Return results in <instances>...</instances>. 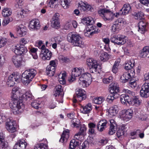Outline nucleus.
I'll list each match as a JSON object with an SVG mask.
<instances>
[{"instance_id": "1", "label": "nucleus", "mask_w": 149, "mask_h": 149, "mask_svg": "<svg viewBox=\"0 0 149 149\" xmlns=\"http://www.w3.org/2000/svg\"><path fill=\"white\" fill-rule=\"evenodd\" d=\"M31 97V94L29 91L23 94L20 93L18 87L13 88L11 95L13 103L9 104L13 113L17 114L22 113L24 109L23 101L30 100Z\"/></svg>"}, {"instance_id": "7", "label": "nucleus", "mask_w": 149, "mask_h": 149, "mask_svg": "<svg viewBox=\"0 0 149 149\" xmlns=\"http://www.w3.org/2000/svg\"><path fill=\"white\" fill-rule=\"evenodd\" d=\"M99 15L105 21H110L112 17H110L111 11L110 9L100 7L98 10Z\"/></svg>"}, {"instance_id": "51", "label": "nucleus", "mask_w": 149, "mask_h": 149, "mask_svg": "<svg viewBox=\"0 0 149 149\" xmlns=\"http://www.w3.org/2000/svg\"><path fill=\"white\" fill-rule=\"evenodd\" d=\"M35 45L38 47L41 50L46 48L45 45H42V41L41 40L37 41L35 43Z\"/></svg>"}, {"instance_id": "55", "label": "nucleus", "mask_w": 149, "mask_h": 149, "mask_svg": "<svg viewBox=\"0 0 149 149\" xmlns=\"http://www.w3.org/2000/svg\"><path fill=\"white\" fill-rule=\"evenodd\" d=\"M80 121L78 119H74L71 125V126L73 127L77 128L79 127Z\"/></svg>"}, {"instance_id": "32", "label": "nucleus", "mask_w": 149, "mask_h": 149, "mask_svg": "<svg viewBox=\"0 0 149 149\" xmlns=\"http://www.w3.org/2000/svg\"><path fill=\"white\" fill-rule=\"evenodd\" d=\"M111 56L105 52L100 53L99 55V58L101 61L103 62L107 61L111 58Z\"/></svg>"}, {"instance_id": "60", "label": "nucleus", "mask_w": 149, "mask_h": 149, "mask_svg": "<svg viewBox=\"0 0 149 149\" xmlns=\"http://www.w3.org/2000/svg\"><path fill=\"white\" fill-rule=\"evenodd\" d=\"M108 142V141L106 139H101L97 141V144L100 146L103 145Z\"/></svg>"}, {"instance_id": "42", "label": "nucleus", "mask_w": 149, "mask_h": 149, "mask_svg": "<svg viewBox=\"0 0 149 149\" xmlns=\"http://www.w3.org/2000/svg\"><path fill=\"white\" fill-rule=\"evenodd\" d=\"M79 145V143L78 141L72 139L70 142L69 149H75Z\"/></svg>"}, {"instance_id": "52", "label": "nucleus", "mask_w": 149, "mask_h": 149, "mask_svg": "<svg viewBox=\"0 0 149 149\" xmlns=\"http://www.w3.org/2000/svg\"><path fill=\"white\" fill-rule=\"evenodd\" d=\"M27 12V10L24 9H21L18 11L17 13V17L19 18H23Z\"/></svg>"}, {"instance_id": "63", "label": "nucleus", "mask_w": 149, "mask_h": 149, "mask_svg": "<svg viewBox=\"0 0 149 149\" xmlns=\"http://www.w3.org/2000/svg\"><path fill=\"white\" fill-rule=\"evenodd\" d=\"M129 85L132 88H134L136 85V81L134 80H131L130 81Z\"/></svg>"}, {"instance_id": "10", "label": "nucleus", "mask_w": 149, "mask_h": 149, "mask_svg": "<svg viewBox=\"0 0 149 149\" xmlns=\"http://www.w3.org/2000/svg\"><path fill=\"white\" fill-rule=\"evenodd\" d=\"M86 98V95L85 91L82 88H79L76 90V95H74L73 99L74 103L77 102L78 101L80 102L85 100Z\"/></svg>"}, {"instance_id": "59", "label": "nucleus", "mask_w": 149, "mask_h": 149, "mask_svg": "<svg viewBox=\"0 0 149 149\" xmlns=\"http://www.w3.org/2000/svg\"><path fill=\"white\" fill-rule=\"evenodd\" d=\"M113 80V77L112 76H110L108 77H105L103 79V81L104 83L108 84L111 82Z\"/></svg>"}, {"instance_id": "29", "label": "nucleus", "mask_w": 149, "mask_h": 149, "mask_svg": "<svg viewBox=\"0 0 149 149\" xmlns=\"http://www.w3.org/2000/svg\"><path fill=\"white\" fill-rule=\"evenodd\" d=\"M110 93L116 95L119 91V87L117 83H114L110 85L109 88Z\"/></svg>"}, {"instance_id": "23", "label": "nucleus", "mask_w": 149, "mask_h": 149, "mask_svg": "<svg viewBox=\"0 0 149 149\" xmlns=\"http://www.w3.org/2000/svg\"><path fill=\"white\" fill-rule=\"evenodd\" d=\"M70 135L69 131H63L59 142L63 143L66 142L69 139Z\"/></svg>"}, {"instance_id": "24", "label": "nucleus", "mask_w": 149, "mask_h": 149, "mask_svg": "<svg viewBox=\"0 0 149 149\" xmlns=\"http://www.w3.org/2000/svg\"><path fill=\"white\" fill-rule=\"evenodd\" d=\"M12 61L17 67H19L22 65V59L19 56H13L12 58Z\"/></svg>"}, {"instance_id": "26", "label": "nucleus", "mask_w": 149, "mask_h": 149, "mask_svg": "<svg viewBox=\"0 0 149 149\" xmlns=\"http://www.w3.org/2000/svg\"><path fill=\"white\" fill-rule=\"evenodd\" d=\"M92 109V105L91 103H89L85 106H82L80 108L81 112L84 114L89 113Z\"/></svg>"}, {"instance_id": "34", "label": "nucleus", "mask_w": 149, "mask_h": 149, "mask_svg": "<svg viewBox=\"0 0 149 149\" xmlns=\"http://www.w3.org/2000/svg\"><path fill=\"white\" fill-rule=\"evenodd\" d=\"M66 73L65 72H61L58 75V80L59 83L62 84L65 83Z\"/></svg>"}, {"instance_id": "6", "label": "nucleus", "mask_w": 149, "mask_h": 149, "mask_svg": "<svg viewBox=\"0 0 149 149\" xmlns=\"http://www.w3.org/2000/svg\"><path fill=\"white\" fill-rule=\"evenodd\" d=\"M125 94L121 95L120 96V100L123 104H127V103L130 104L131 99L132 97L134 95L135 93L130 90H124Z\"/></svg>"}, {"instance_id": "41", "label": "nucleus", "mask_w": 149, "mask_h": 149, "mask_svg": "<svg viewBox=\"0 0 149 149\" xmlns=\"http://www.w3.org/2000/svg\"><path fill=\"white\" fill-rule=\"evenodd\" d=\"M29 52L32 55L33 58L34 59H37L38 58L37 53L38 49L37 48L33 47H29Z\"/></svg>"}, {"instance_id": "20", "label": "nucleus", "mask_w": 149, "mask_h": 149, "mask_svg": "<svg viewBox=\"0 0 149 149\" xmlns=\"http://www.w3.org/2000/svg\"><path fill=\"white\" fill-rule=\"evenodd\" d=\"M29 27L31 30H34L39 29L40 25L38 19H33L29 23Z\"/></svg>"}, {"instance_id": "47", "label": "nucleus", "mask_w": 149, "mask_h": 149, "mask_svg": "<svg viewBox=\"0 0 149 149\" xmlns=\"http://www.w3.org/2000/svg\"><path fill=\"white\" fill-rule=\"evenodd\" d=\"M110 123V130H115L117 129V125L115 120L113 119H110L109 120Z\"/></svg>"}, {"instance_id": "25", "label": "nucleus", "mask_w": 149, "mask_h": 149, "mask_svg": "<svg viewBox=\"0 0 149 149\" xmlns=\"http://www.w3.org/2000/svg\"><path fill=\"white\" fill-rule=\"evenodd\" d=\"M16 32L19 36H24L26 33V29L25 27L23 26H17L16 29Z\"/></svg>"}, {"instance_id": "16", "label": "nucleus", "mask_w": 149, "mask_h": 149, "mask_svg": "<svg viewBox=\"0 0 149 149\" xmlns=\"http://www.w3.org/2000/svg\"><path fill=\"white\" fill-rule=\"evenodd\" d=\"M41 53L42 59L45 61L50 60L52 55V52L46 48L41 50Z\"/></svg>"}, {"instance_id": "46", "label": "nucleus", "mask_w": 149, "mask_h": 149, "mask_svg": "<svg viewBox=\"0 0 149 149\" xmlns=\"http://www.w3.org/2000/svg\"><path fill=\"white\" fill-rule=\"evenodd\" d=\"M58 0H50L48 3L49 6L52 8L57 7L58 6Z\"/></svg>"}, {"instance_id": "50", "label": "nucleus", "mask_w": 149, "mask_h": 149, "mask_svg": "<svg viewBox=\"0 0 149 149\" xmlns=\"http://www.w3.org/2000/svg\"><path fill=\"white\" fill-rule=\"evenodd\" d=\"M119 63L120 61L118 60L115 61L112 69V71L113 73L116 74L118 72Z\"/></svg>"}, {"instance_id": "11", "label": "nucleus", "mask_w": 149, "mask_h": 149, "mask_svg": "<svg viewBox=\"0 0 149 149\" xmlns=\"http://www.w3.org/2000/svg\"><path fill=\"white\" fill-rule=\"evenodd\" d=\"M133 113V110L131 109H129L126 111H122L120 114V118L123 120L128 121L132 118Z\"/></svg>"}, {"instance_id": "30", "label": "nucleus", "mask_w": 149, "mask_h": 149, "mask_svg": "<svg viewBox=\"0 0 149 149\" xmlns=\"http://www.w3.org/2000/svg\"><path fill=\"white\" fill-rule=\"evenodd\" d=\"M43 141L45 143H41L37 144L35 145L34 149H47L48 146L47 145L48 142L45 139H43Z\"/></svg>"}, {"instance_id": "56", "label": "nucleus", "mask_w": 149, "mask_h": 149, "mask_svg": "<svg viewBox=\"0 0 149 149\" xmlns=\"http://www.w3.org/2000/svg\"><path fill=\"white\" fill-rule=\"evenodd\" d=\"M12 17H7V18H5L3 20L2 25L3 26H5L8 24L10 22L13 21Z\"/></svg>"}, {"instance_id": "21", "label": "nucleus", "mask_w": 149, "mask_h": 149, "mask_svg": "<svg viewBox=\"0 0 149 149\" xmlns=\"http://www.w3.org/2000/svg\"><path fill=\"white\" fill-rule=\"evenodd\" d=\"M118 108L116 105L110 107L106 111V115L110 118H112L116 115L118 113Z\"/></svg>"}, {"instance_id": "44", "label": "nucleus", "mask_w": 149, "mask_h": 149, "mask_svg": "<svg viewBox=\"0 0 149 149\" xmlns=\"http://www.w3.org/2000/svg\"><path fill=\"white\" fill-rule=\"evenodd\" d=\"M149 52V47L146 46L144 47L141 50L140 54V56L142 58H145L147 56Z\"/></svg>"}, {"instance_id": "49", "label": "nucleus", "mask_w": 149, "mask_h": 149, "mask_svg": "<svg viewBox=\"0 0 149 149\" xmlns=\"http://www.w3.org/2000/svg\"><path fill=\"white\" fill-rule=\"evenodd\" d=\"M41 102L38 100H36L31 103V106L35 109H38L41 107Z\"/></svg>"}, {"instance_id": "36", "label": "nucleus", "mask_w": 149, "mask_h": 149, "mask_svg": "<svg viewBox=\"0 0 149 149\" xmlns=\"http://www.w3.org/2000/svg\"><path fill=\"white\" fill-rule=\"evenodd\" d=\"M86 134L85 131H79V132L76 133L74 136V138L76 139L81 141L83 140L84 137Z\"/></svg>"}, {"instance_id": "31", "label": "nucleus", "mask_w": 149, "mask_h": 149, "mask_svg": "<svg viewBox=\"0 0 149 149\" xmlns=\"http://www.w3.org/2000/svg\"><path fill=\"white\" fill-rule=\"evenodd\" d=\"M131 7L129 4H125L123 8L120 9L123 15L128 14L131 10Z\"/></svg>"}, {"instance_id": "53", "label": "nucleus", "mask_w": 149, "mask_h": 149, "mask_svg": "<svg viewBox=\"0 0 149 149\" xmlns=\"http://www.w3.org/2000/svg\"><path fill=\"white\" fill-rule=\"evenodd\" d=\"M123 15V14L122 13V11H121L120 10L119 12H116L115 13H113V12L111 11L110 17H112V18L110 19V21H112V20L114 19L115 17H118L120 15Z\"/></svg>"}, {"instance_id": "18", "label": "nucleus", "mask_w": 149, "mask_h": 149, "mask_svg": "<svg viewBox=\"0 0 149 149\" xmlns=\"http://www.w3.org/2000/svg\"><path fill=\"white\" fill-rule=\"evenodd\" d=\"M78 8L81 11L84 12L90 10L92 6L86 2L81 1L78 4Z\"/></svg>"}, {"instance_id": "2", "label": "nucleus", "mask_w": 149, "mask_h": 149, "mask_svg": "<svg viewBox=\"0 0 149 149\" xmlns=\"http://www.w3.org/2000/svg\"><path fill=\"white\" fill-rule=\"evenodd\" d=\"M76 77H79L78 83L79 86L83 88L88 86L92 81L91 74L85 72L82 67L75 68L72 70L71 77L68 79L69 82H72Z\"/></svg>"}, {"instance_id": "40", "label": "nucleus", "mask_w": 149, "mask_h": 149, "mask_svg": "<svg viewBox=\"0 0 149 149\" xmlns=\"http://www.w3.org/2000/svg\"><path fill=\"white\" fill-rule=\"evenodd\" d=\"M141 103V100L139 99L138 96H134L132 99H131L130 104L136 106H139Z\"/></svg>"}, {"instance_id": "54", "label": "nucleus", "mask_w": 149, "mask_h": 149, "mask_svg": "<svg viewBox=\"0 0 149 149\" xmlns=\"http://www.w3.org/2000/svg\"><path fill=\"white\" fill-rule=\"evenodd\" d=\"M55 43H53L52 45V47L53 48L55 49L57 47V44H61V38L59 37H57L54 38Z\"/></svg>"}, {"instance_id": "61", "label": "nucleus", "mask_w": 149, "mask_h": 149, "mask_svg": "<svg viewBox=\"0 0 149 149\" xmlns=\"http://www.w3.org/2000/svg\"><path fill=\"white\" fill-rule=\"evenodd\" d=\"M29 41L27 39L25 38H22L21 39L19 42V45H20L24 47V45L27 43Z\"/></svg>"}, {"instance_id": "43", "label": "nucleus", "mask_w": 149, "mask_h": 149, "mask_svg": "<svg viewBox=\"0 0 149 149\" xmlns=\"http://www.w3.org/2000/svg\"><path fill=\"white\" fill-rule=\"evenodd\" d=\"M132 15L136 19H141L143 18L144 14L143 12L140 11L134 13Z\"/></svg>"}, {"instance_id": "27", "label": "nucleus", "mask_w": 149, "mask_h": 149, "mask_svg": "<svg viewBox=\"0 0 149 149\" xmlns=\"http://www.w3.org/2000/svg\"><path fill=\"white\" fill-rule=\"evenodd\" d=\"M96 33L95 29L93 26H92L90 28H88L84 31V35L90 38Z\"/></svg>"}, {"instance_id": "22", "label": "nucleus", "mask_w": 149, "mask_h": 149, "mask_svg": "<svg viewBox=\"0 0 149 149\" xmlns=\"http://www.w3.org/2000/svg\"><path fill=\"white\" fill-rule=\"evenodd\" d=\"M107 121L105 119L100 120L97 125V128L98 130H103L107 127Z\"/></svg>"}, {"instance_id": "28", "label": "nucleus", "mask_w": 149, "mask_h": 149, "mask_svg": "<svg viewBox=\"0 0 149 149\" xmlns=\"http://www.w3.org/2000/svg\"><path fill=\"white\" fill-rule=\"evenodd\" d=\"M146 23L144 20H142L138 23V31L140 33L143 34L146 31Z\"/></svg>"}, {"instance_id": "57", "label": "nucleus", "mask_w": 149, "mask_h": 149, "mask_svg": "<svg viewBox=\"0 0 149 149\" xmlns=\"http://www.w3.org/2000/svg\"><path fill=\"white\" fill-rule=\"evenodd\" d=\"M7 43V39L2 37H0V48L4 47Z\"/></svg>"}, {"instance_id": "3", "label": "nucleus", "mask_w": 149, "mask_h": 149, "mask_svg": "<svg viewBox=\"0 0 149 149\" xmlns=\"http://www.w3.org/2000/svg\"><path fill=\"white\" fill-rule=\"evenodd\" d=\"M67 40L73 46L83 47L84 46V42L81 37L77 33H70L68 35Z\"/></svg>"}, {"instance_id": "33", "label": "nucleus", "mask_w": 149, "mask_h": 149, "mask_svg": "<svg viewBox=\"0 0 149 149\" xmlns=\"http://www.w3.org/2000/svg\"><path fill=\"white\" fill-rule=\"evenodd\" d=\"M63 87L60 85H58L55 86L53 92L54 95L55 97L59 96L60 93L63 91Z\"/></svg>"}, {"instance_id": "48", "label": "nucleus", "mask_w": 149, "mask_h": 149, "mask_svg": "<svg viewBox=\"0 0 149 149\" xmlns=\"http://www.w3.org/2000/svg\"><path fill=\"white\" fill-rule=\"evenodd\" d=\"M104 98L103 97H95L93 100V102L97 104H100L104 101Z\"/></svg>"}, {"instance_id": "13", "label": "nucleus", "mask_w": 149, "mask_h": 149, "mask_svg": "<svg viewBox=\"0 0 149 149\" xmlns=\"http://www.w3.org/2000/svg\"><path fill=\"white\" fill-rule=\"evenodd\" d=\"M87 64L91 69L94 70L95 72L97 71L98 68L100 69V66L98 65L97 61L92 58L88 59L86 61Z\"/></svg>"}, {"instance_id": "38", "label": "nucleus", "mask_w": 149, "mask_h": 149, "mask_svg": "<svg viewBox=\"0 0 149 149\" xmlns=\"http://www.w3.org/2000/svg\"><path fill=\"white\" fill-rule=\"evenodd\" d=\"M134 61L133 60H131L130 61H128L127 63H125V68L127 70H130V72H132L131 70H134L132 68L134 66V64L133 62Z\"/></svg>"}, {"instance_id": "15", "label": "nucleus", "mask_w": 149, "mask_h": 149, "mask_svg": "<svg viewBox=\"0 0 149 149\" xmlns=\"http://www.w3.org/2000/svg\"><path fill=\"white\" fill-rule=\"evenodd\" d=\"M13 51L17 55H23L27 52V50L26 47L18 45L15 46Z\"/></svg>"}, {"instance_id": "37", "label": "nucleus", "mask_w": 149, "mask_h": 149, "mask_svg": "<svg viewBox=\"0 0 149 149\" xmlns=\"http://www.w3.org/2000/svg\"><path fill=\"white\" fill-rule=\"evenodd\" d=\"M12 10L10 8H5L2 10V14L4 17H8L12 13Z\"/></svg>"}, {"instance_id": "35", "label": "nucleus", "mask_w": 149, "mask_h": 149, "mask_svg": "<svg viewBox=\"0 0 149 149\" xmlns=\"http://www.w3.org/2000/svg\"><path fill=\"white\" fill-rule=\"evenodd\" d=\"M81 22L86 25L88 24L92 25L94 23V21L93 18L91 17H85L83 18L81 20Z\"/></svg>"}, {"instance_id": "19", "label": "nucleus", "mask_w": 149, "mask_h": 149, "mask_svg": "<svg viewBox=\"0 0 149 149\" xmlns=\"http://www.w3.org/2000/svg\"><path fill=\"white\" fill-rule=\"evenodd\" d=\"M132 72H128L124 73L120 77L121 81L123 83L127 82L129 79H130L132 77H133L135 74L134 71L133 70H131Z\"/></svg>"}, {"instance_id": "17", "label": "nucleus", "mask_w": 149, "mask_h": 149, "mask_svg": "<svg viewBox=\"0 0 149 149\" xmlns=\"http://www.w3.org/2000/svg\"><path fill=\"white\" fill-rule=\"evenodd\" d=\"M60 15L59 13H56L54 14L52 19L51 26L57 29L60 26V22L59 17Z\"/></svg>"}, {"instance_id": "4", "label": "nucleus", "mask_w": 149, "mask_h": 149, "mask_svg": "<svg viewBox=\"0 0 149 149\" xmlns=\"http://www.w3.org/2000/svg\"><path fill=\"white\" fill-rule=\"evenodd\" d=\"M37 73L36 70L33 69L25 70L22 74V83L25 85H27L32 81Z\"/></svg>"}, {"instance_id": "12", "label": "nucleus", "mask_w": 149, "mask_h": 149, "mask_svg": "<svg viewBox=\"0 0 149 149\" xmlns=\"http://www.w3.org/2000/svg\"><path fill=\"white\" fill-rule=\"evenodd\" d=\"M6 126L7 130H16L17 127L16 121L11 117H10L7 119Z\"/></svg>"}, {"instance_id": "64", "label": "nucleus", "mask_w": 149, "mask_h": 149, "mask_svg": "<svg viewBox=\"0 0 149 149\" xmlns=\"http://www.w3.org/2000/svg\"><path fill=\"white\" fill-rule=\"evenodd\" d=\"M72 27V24L70 22H68L66 23L64 25V29L66 30H68L70 29Z\"/></svg>"}, {"instance_id": "39", "label": "nucleus", "mask_w": 149, "mask_h": 149, "mask_svg": "<svg viewBox=\"0 0 149 149\" xmlns=\"http://www.w3.org/2000/svg\"><path fill=\"white\" fill-rule=\"evenodd\" d=\"M4 135L3 133H0V145L2 149H6L7 146L6 144Z\"/></svg>"}, {"instance_id": "5", "label": "nucleus", "mask_w": 149, "mask_h": 149, "mask_svg": "<svg viewBox=\"0 0 149 149\" xmlns=\"http://www.w3.org/2000/svg\"><path fill=\"white\" fill-rule=\"evenodd\" d=\"M20 80V75L17 73H13L9 75H6L4 81L8 86L11 87L15 84V81L19 82Z\"/></svg>"}, {"instance_id": "8", "label": "nucleus", "mask_w": 149, "mask_h": 149, "mask_svg": "<svg viewBox=\"0 0 149 149\" xmlns=\"http://www.w3.org/2000/svg\"><path fill=\"white\" fill-rule=\"evenodd\" d=\"M126 24L125 20L123 18H120L116 20L111 27V30L113 33H118L122 26Z\"/></svg>"}, {"instance_id": "9", "label": "nucleus", "mask_w": 149, "mask_h": 149, "mask_svg": "<svg viewBox=\"0 0 149 149\" xmlns=\"http://www.w3.org/2000/svg\"><path fill=\"white\" fill-rule=\"evenodd\" d=\"M111 42L115 45H122L126 42L127 38L122 35H114L110 38Z\"/></svg>"}, {"instance_id": "45", "label": "nucleus", "mask_w": 149, "mask_h": 149, "mask_svg": "<svg viewBox=\"0 0 149 149\" xmlns=\"http://www.w3.org/2000/svg\"><path fill=\"white\" fill-rule=\"evenodd\" d=\"M70 3V0H61V4L65 9L68 8Z\"/></svg>"}, {"instance_id": "58", "label": "nucleus", "mask_w": 149, "mask_h": 149, "mask_svg": "<svg viewBox=\"0 0 149 149\" xmlns=\"http://www.w3.org/2000/svg\"><path fill=\"white\" fill-rule=\"evenodd\" d=\"M116 95L112 93L110 94L108 96L107 99V101L109 103H111L115 98L114 96Z\"/></svg>"}, {"instance_id": "62", "label": "nucleus", "mask_w": 149, "mask_h": 149, "mask_svg": "<svg viewBox=\"0 0 149 149\" xmlns=\"http://www.w3.org/2000/svg\"><path fill=\"white\" fill-rule=\"evenodd\" d=\"M55 70V69L53 68L52 70H46V73L47 75L53 76L54 74Z\"/></svg>"}, {"instance_id": "14", "label": "nucleus", "mask_w": 149, "mask_h": 149, "mask_svg": "<svg viewBox=\"0 0 149 149\" xmlns=\"http://www.w3.org/2000/svg\"><path fill=\"white\" fill-rule=\"evenodd\" d=\"M140 93L142 97L147 98L149 97V83H146L143 85Z\"/></svg>"}]
</instances>
